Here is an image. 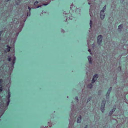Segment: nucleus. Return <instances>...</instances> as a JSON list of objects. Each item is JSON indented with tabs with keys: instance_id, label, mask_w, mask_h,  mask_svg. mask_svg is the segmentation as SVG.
<instances>
[{
	"instance_id": "obj_1",
	"label": "nucleus",
	"mask_w": 128,
	"mask_h": 128,
	"mask_svg": "<svg viewBox=\"0 0 128 128\" xmlns=\"http://www.w3.org/2000/svg\"><path fill=\"white\" fill-rule=\"evenodd\" d=\"M102 40V36L101 35H100L98 36V43L99 44L101 42Z\"/></svg>"
},
{
	"instance_id": "obj_2",
	"label": "nucleus",
	"mask_w": 128,
	"mask_h": 128,
	"mask_svg": "<svg viewBox=\"0 0 128 128\" xmlns=\"http://www.w3.org/2000/svg\"><path fill=\"white\" fill-rule=\"evenodd\" d=\"M98 77V76L97 74L94 75L93 76V78L92 80V83H94L97 80Z\"/></svg>"
},
{
	"instance_id": "obj_3",
	"label": "nucleus",
	"mask_w": 128,
	"mask_h": 128,
	"mask_svg": "<svg viewBox=\"0 0 128 128\" xmlns=\"http://www.w3.org/2000/svg\"><path fill=\"white\" fill-rule=\"evenodd\" d=\"M100 17L102 19H104V12H101L100 13Z\"/></svg>"
},
{
	"instance_id": "obj_4",
	"label": "nucleus",
	"mask_w": 128,
	"mask_h": 128,
	"mask_svg": "<svg viewBox=\"0 0 128 128\" xmlns=\"http://www.w3.org/2000/svg\"><path fill=\"white\" fill-rule=\"evenodd\" d=\"M81 116H80L78 117L77 121L78 123H80L81 122Z\"/></svg>"
},
{
	"instance_id": "obj_5",
	"label": "nucleus",
	"mask_w": 128,
	"mask_h": 128,
	"mask_svg": "<svg viewBox=\"0 0 128 128\" xmlns=\"http://www.w3.org/2000/svg\"><path fill=\"white\" fill-rule=\"evenodd\" d=\"M38 3V1H36L34 2V5L35 6H36V7L35 8H39L41 6H41H36Z\"/></svg>"
},
{
	"instance_id": "obj_6",
	"label": "nucleus",
	"mask_w": 128,
	"mask_h": 128,
	"mask_svg": "<svg viewBox=\"0 0 128 128\" xmlns=\"http://www.w3.org/2000/svg\"><path fill=\"white\" fill-rule=\"evenodd\" d=\"M106 7V5H105L104 7L102 10L101 11V12H104L105 10Z\"/></svg>"
},
{
	"instance_id": "obj_7",
	"label": "nucleus",
	"mask_w": 128,
	"mask_h": 128,
	"mask_svg": "<svg viewBox=\"0 0 128 128\" xmlns=\"http://www.w3.org/2000/svg\"><path fill=\"white\" fill-rule=\"evenodd\" d=\"M7 47H8V48H6V52H9L10 51V49L11 48L10 47H9L8 46H7Z\"/></svg>"
},
{
	"instance_id": "obj_8",
	"label": "nucleus",
	"mask_w": 128,
	"mask_h": 128,
	"mask_svg": "<svg viewBox=\"0 0 128 128\" xmlns=\"http://www.w3.org/2000/svg\"><path fill=\"white\" fill-rule=\"evenodd\" d=\"M114 110H112L110 112L109 115L110 116L113 112H114Z\"/></svg>"
},
{
	"instance_id": "obj_9",
	"label": "nucleus",
	"mask_w": 128,
	"mask_h": 128,
	"mask_svg": "<svg viewBox=\"0 0 128 128\" xmlns=\"http://www.w3.org/2000/svg\"><path fill=\"white\" fill-rule=\"evenodd\" d=\"M88 60L90 62H91V58L90 57H89L88 58Z\"/></svg>"
},
{
	"instance_id": "obj_10",
	"label": "nucleus",
	"mask_w": 128,
	"mask_h": 128,
	"mask_svg": "<svg viewBox=\"0 0 128 128\" xmlns=\"http://www.w3.org/2000/svg\"><path fill=\"white\" fill-rule=\"evenodd\" d=\"M68 16H67V19H66V20H67V19H70V16H71L70 15H68Z\"/></svg>"
},
{
	"instance_id": "obj_11",
	"label": "nucleus",
	"mask_w": 128,
	"mask_h": 128,
	"mask_svg": "<svg viewBox=\"0 0 128 128\" xmlns=\"http://www.w3.org/2000/svg\"><path fill=\"white\" fill-rule=\"evenodd\" d=\"M3 89H2V86L0 85V92H1L2 91Z\"/></svg>"
},
{
	"instance_id": "obj_12",
	"label": "nucleus",
	"mask_w": 128,
	"mask_h": 128,
	"mask_svg": "<svg viewBox=\"0 0 128 128\" xmlns=\"http://www.w3.org/2000/svg\"><path fill=\"white\" fill-rule=\"evenodd\" d=\"M11 58L10 57H8V60L9 61H10L11 60Z\"/></svg>"
},
{
	"instance_id": "obj_13",
	"label": "nucleus",
	"mask_w": 128,
	"mask_h": 128,
	"mask_svg": "<svg viewBox=\"0 0 128 128\" xmlns=\"http://www.w3.org/2000/svg\"><path fill=\"white\" fill-rule=\"evenodd\" d=\"M90 26L92 25V22L91 20L90 22Z\"/></svg>"
},
{
	"instance_id": "obj_14",
	"label": "nucleus",
	"mask_w": 128,
	"mask_h": 128,
	"mask_svg": "<svg viewBox=\"0 0 128 128\" xmlns=\"http://www.w3.org/2000/svg\"><path fill=\"white\" fill-rule=\"evenodd\" d=\"M2 82V79H0V84Z\"/></svg>"
},
{
	"instance_id": "obj_15",
	"label": "nucleus",
	"mask_w": 128,
	"mask_h": 128,
	"mask_svg": "<svg viewBox=\"0 0 128 128\" xmlns=\"http://www.w3.org/2000/svg\"><path fill=\"white\" fill-rule=\"evenodd\" d=\"M121 25L120 26H118V28H120V27H121Z\"/></svg>"
},
{
	"instance_id": "obj_16",
	"label": "nucleus",
	"mask_w": 128,
	"mask_h": 128,
	"mask_svg": "<svg viewBox=\"0 0 128 128\" xmlns=\"http://www.w3.org/2000/svg\"><path fill=\"white\" fill-rule=\"evenodd\" d=\"M28 9L30 10V8H30V7H29V6H28Z\"/></svg>"
},
{
	"instance_id": "obj_17",
	"label": "nucleus",
	"mask_w": 128,
	"mask_h": 128,
	"mask_svg": "<svg viewBox=\"0 0 128 128\" xmlns=\"http://www.w3.org/2000/svg\"><path fill=\"white\" fill-rule=\"evenodd\" d=\"M46 128V127L45 128L43 126H42L41 128Z\"/></svg>"
},
{
	"instance_id": "obj_18",
	"label": "nucleus",
	"mask_w": 128,
	"mask_h": 128,
	"mask_svg": "<svg viewBox=\"0 0 128 128\" xmlns=\"http://www.w3.org/2000/svg\"><path fill=\"white\" fill-rule=\"evenodd\" d=\"M88 51L89 52H90L91 51V50H88Z\"/></svg>"
},
{
	"instance_id": "obj_19",
	"label": "nucleus",
	"mask_w": 128,
	"mask_h": 128,
	"mask_svg": "<svg viewBox=\"0 0 128 128\" xmlns=\"http://www.w3.org/2000/svg\"><path fill=\"white\" fill-rule=\"evenodd\" d=\"M48 4H43V5H47Z\"/></svg>"
},
{
	"instance_id": "obj_20",
	"label": "nucleus",
	"mask_w": 128,
	"mask_h": 128,
	"mask_svg": "<svg viewBox=\"0 0 128 128\" xmlns=\"http://www.w3.org/2000/svg\"><path fill=\"white\" fill-rule=\"evenodd\" d=\"M123 0H122V1H123Z\"/></svg>"
}]
</instances>
